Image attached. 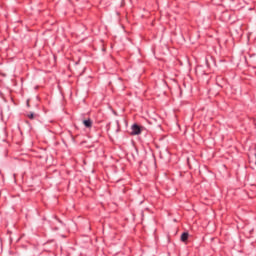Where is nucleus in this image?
<instances>
[{"mask_svg":"<svg viewBox=\"0 0 256 256\" xmlns=\"http://www.w3.org/2000/svg\"><path fill=\"white\" fill-rule=\"evenodd\" d=\"M132 135H141V127L139 125L134 124L132 126Z\"/></svg>","mask_w":256,"mask_h":256,"instance_id":"f257e3e1","label":"nucleus"},{"mask_svg":"<svg viewBox=\"0 0 256 256\" xmlns=\"http://www.w3.org/2000/svg\"><path fill=\"white\" fill-rule=\"evenodd\" d=\"M83 125L87 127V129H91V127H93V121L91 119L83 120Z\"/></svg>","mask_w":256,"mask_h":256,"instance_id":"f03ea898","label":"nucleus"},{"mask_svg":"<svg viewBox=\"0 0 256 256\" xmlns=\"http://www.w3.org/2000/svg\"><path fill=\"white\" fill-rule=\"evenodd\" d=\"M189 239V232H184L182 235H181V241L183 243H185V241H187Z\"/></svg>","mask_w":256,"mask_h":256,"instance_id":"7ed1b4c3","label":"nucleus"},{"mask_svg":"<svg viewBox=\"0 0 256 256\" xmlns=\"http://www.w3.org/2000/svg\"><path fill=\"white\" fill-rule=\"evenodd\" d=\"M28 118L29 119H35V114H33V113L28 114Z\"/></svg>","mask_w":256,"mask_h":256,"instance_id":"20e7f679","label":"nucleus"},{"mask_svg":"<svg viewBox=\"0 0 256 256\" xmlns=\"http://www.w3.org/2000/svg\"><path fill=\"white\" fill-rule=\"evenodd\" d=\"M27 107H30V106H29V100H27Z\"/></svg>","mask_w":256,"mask_h":256,"instance_id":"39448f33","label":"nucleus"},{"mask_svg":"<svg viewBox=\"0 0 256 256\" xmlns=\"http://www.w3.org/2000/svg\"><path fill=\"white\" fill-rule=\"evenodd\" d=\"M117 131H119V125H117Z\"/></svg>","mask_w":256,"mask_h":256,"instance_id":"423d86ee","label":"nucleus"}]
</instances>
